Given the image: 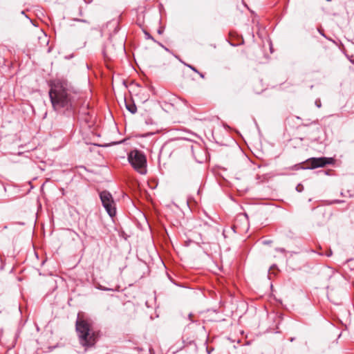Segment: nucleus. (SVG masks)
<instances>
[{
    "mask_svg": "<svg viewBox=\"0 0 354 354\" xmlns=\"http://www.w3.org/2000/svg\"><path fill=\"white\" fill-rule=\"evenodd\" d=\"M49 86V97L53 109L57 111H72L76 93L71 84L63 78H56L50 81Z\"/></svg>",
    "mask_w": 354,
    "mask_h": 354,
    "instance_id": "1",
    "label": "nucleus"
},
{
    "mask_svg": "<svg viewBox=\"0 0 354 354\" xmlns=\"http://www.w3.org/2000/svg\"><path fill=\"white\" fill-rule=\"evenodd\" d=\"M76 330L80 342L83 346L89 347L94 345L95 338L91 332V324L88 320L81 319L79 316L76 322Z\"/></svg>",
    "mask_w": 354,
    "mask_h": 354,
    "instance_id": "2",
    "label": "nucleus"
},
{
    "mask_svg": "<svg viewBox=\"0 0 354 354\" xmlns=\"http://www.w3.org/2000/svg\"><path fill=\"white\" fill-rule=\"evenodd\" d=\"M128 160L136 171L141 174H146L147 158L142 151L137 149L131 151L128 154Z\"/></svg>",
    "mask_w": 354,
    "mask_h": 354,
    "instance_id": "3",
    "label": "nucleus"
},
{
    "mask_svg": "<svg viewBox=\"0 0 354 354\" xmlns=\"http://www.w3.org/2000/svg\"><path fill=\"white\" fill-rule=\"evenodd\" d=\"M334 163L335 159L333 158L326 157L310 158L305 162L306 167L311 169L324 167L327 165H333Z\"/></svg>",
    "mask_w": 354,
    "mask_h": 354,
    "instance_id": "4",
    "label": "nucleus"
},
{
    "mask_svg": "<svg viewBox=\"0 0 354 354\" xmlns=\"http://www.w3.org/2000/svg\"><path fill=\"white\" fill-rule=\"evenodd\" d=\"M103 207L106 209L108 214L111 217H114L116 214V206L115 201H101Z\"/></svg>",
    "mask_w": 354,
    "mask_h": 354,
    "instance_id": "5",
    "label": "nucleus"
},
{
    "mask_svg": "<svg viewBox=\"0 0 354 354\" xmlns=\"http://www.w3.org/2000/svg\"><path fill=\"white\" fill-rule=\"evenodd\" d=\"M228 41L232 46H236L243 44L244 41L241 36L236 32L231 31L229 33Z\"/></svg>",
    "mask_w": 354,
    "mask_h": 354,
    "instance_id": "6",
    "label": "nucleus"
},
{
    "mask_svg": "<svg viewBox=\"0 0 354 354\" xmlns=\"http://www.w3.org/2000/svg\"><path fill=\"white\" fill-rule=\"evenodd\" d=\"M126 107L131 113H135L137 111L136 106L132 102H126Z\"/></svg>",
    "mask_w": 354,
    "mask_h": 354,
    "instance_id": "7",
    "label": "nucleus"
},
{
    "mask_svg": "<svg viewBox=\"0 0 354 354\" xmlns=\"http://www.w3.org/2000/svg\"><path fill=\"white\" fill-rule=\"evenodd\" d=\"M100 199H112L111 194L106 191H103L100 193Z\"/></svg>",
    "mask_w": 354,
    "mask_h": 354,
    "instance_id": "8",
    "label": "nucleus"
},
{
    "mask_svg": "<svg viewBox=\"0 0 354 354\" xmlns=\"http://www.w3.org/2000/svg\"><path fill=\"white\" fill-rule=\"evenodd\" d=\"M187 66L189 68H190L193 71H194L195 73H198V71L193 66H191V65H187Z\"/></svg>",
    "mask_w": 354,
    "mask_h": 354,
    "instance_id": "9",
    "label": "nucleus"
},
{
    "mask_svg": "<svg viewBox=\"0 0 354 354\" xmlns=\"http://www.w3.org/2000/svg\"><path fill=\"white\" fill-rule=\"evenodd\" d=\"M198 74L199 75V76L201 77V78H205V75L203 73H201L198 71Z\"/></svg>",
    "mask_w": 354,
    "mask_h": 354,
    "instance_id": "10",
    "label": "nucleus"
},
{
    "mask_svg": "<svg viewBox=\"0 0 354 354\" xmlns=\"http://www.w3.org/2000/svg\"><path fill=\"white\" fill-rule=\"evenodd\" d=\"M276 250L279 251V252H285V250L283 248H276Z\"/></svg>",
    "mask_w": 354,
    "mask_h": 354,
    "instance_id": "11",
    "label": "nucleus"
},
{
    "mask_svg": "<svg viewBox=\"0 0 354 354\" xmlns=\"http://www.w3.org/2000/svg\"><path fill=\"white\" fill-rule=\"evenodd\" d=\"M99 288L101 290H111V289H109V288H104L102 286H100Z\"/></svg>",
    "mask_w": 354,
    "mask_h": 354,
    "instance_id": "12",
    "label": "nucleus"
},
{
    "mask_svg": "<svg viewBox=\"0 0 354 354\" xmlns=\"http://www.w3.org/2000/svg\"><path fill=\"white\" fill-rule=\"evenodd\" d=\"M331 254H332V252H331V250H330V251L326 254V255H327L328 257H330V256H331Z\"/></svg>",
    "mask_w": 354,
    "mask_h": 354,
    "instance_id": "13",
    "label": "nucleus"
},
{
    "mask_svg": "<svg viewBox=\"0 0 354 354\" xmlns=\"http://www.w3.org/2000/svg\"><path fill=\"white\" fill-rule=\"evenodd\" d=\"M270 243H271V241H263L264 244H269Z\"/></svg>",
    "mask_w": 354,
    "mask_h": 354,
    "instance_id": "14",
    "label": "nucleus"
},
{
    "mask_svg": "<svg viewBox=\"0 0 354 354\" xmlns=\"http://www.w3.org/2000/svg\"><path fill=\"white\" fill-rule=\"evenodd\" d=\"M189 201H186V203H187V205H189Z\"/></svg>",
    "mask_w": 354,
    "mask_h": 354,
    "instance_id": "15",
    "label": "nucleus"
}]
</instances>
